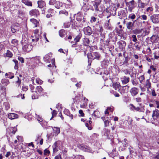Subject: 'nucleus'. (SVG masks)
I'll return each mask as SVG.
<instances>
[{"label": "nucleus", "instance_id": "obj_54", "mask_svg": "<svg viewBox=\"0 0 159 159\" xmlns=\"http://www.w3.org/2000/svg\"><path fill=\"white\" fill-rule=\"evenodd\" d=\"M18 59L22 63H24V58L23 57H18Z\"/></svg>", "mask_w": 159, "mask_h": 159}, {"label": "nucleus", "instance_id": "obj_40", "mask_svg": "<svg viewBox=\"0 0 159 159\" xmlns=\"http://www.w3.org/2000/svg\"><path fill=\"white\" fill-rule=\"evenodd\" d=\"M56 2V0H50L49 1V4L51 5H55Z\"/></svg>", "mask_w": 159, "mask_h": 159}, {"label": "nucleus", "instance_id": "obj_60", "mask_svg": "<svg viewBox=\"0 0 159 159\" xmlns=\"http://www.w3.org/2000/svg\"><path fill=\"white\" fill-rule=\"evenodd\" d=\"M50 153V151L49 150L47 149H45L44 150V154L45 155H46L47 154H49Z\"/></svg>", "mask_w": 159, "mask_h": 159}, {"label": "nucleus", "instance_id": "obj_11", "mask_svg": "<svg viewBox=\"0 0 159 159\" xmlns=\"http://www.w3.org/2000/svg\"><path fill=\"white\" fill-rule=\"evenodd\" d=\"M38 7L40 8H43L46 6L45 2L43 0H39L37 2Z\"/></svg>", "mask_w": 159, "mask_h": 159}, {"label": "nucleus", "instance_id": "obj_61", "mask_svg": "<svg viewBox=\"0 0 159 159\" xmlns=\"http://www.w3.org/2000/svg\"><path fill=\"white\" fill-rule=\"evenodd\" d=\"M135 100L136 101L138 102H140L142 101V99L140 97H138L137 98H135Z\"/></svg>", "mask_w": 159, "mask_h": 159}, {"label": "nucleus", "instance_id": "obj_49", "mask_svg": "<svg viewBox=\"0 0 159 159\" xmlns=\"http://www.w3.org/2000/svg\"><path fill=\"white\" fill-rule=\"evenodd\" d=\"M134 110H136V111H139L140 112H142L143 113L144 112V110L141 109L139 107H136Z\"/></svg>", "mask_w": 159, "mask_h": 159}, {"label": "nucleus", "instance_id": "obj_3", "mask_svg": "<svg viewBox=\"0 0 159 159\" xmlns=\"http://www.w3.org/2000/svg\"><path fill=\"white\" fill-rule=\"evenodd\" d=\"M100 55L97 52H92V53H89L87 54V57L88 59L93 60L97 59L99 60L100 57Z\"/></svg>", "mask_w": 159, "mask_h": 159}, {"label": "nucleus", "instance_id": "obj_38", "mask_svg": "<svg viewBox=\"0 0 159 159\" xmlns=\"http://www.w3.org/2000/svg\"><path fill=\"white\" fill-rule=\"evenodd\" d=\"M60 14H64L66 16H67L68 14V12L65 10L61 11H59Z\"/></svg>", "mask_w": 159, "mask_h": 159}, {"label": "nucleus", "instance_id": "obj_32", "mask_svg": "<svg viewBox=\"0 0 159 159\" xmlns=\"http://www.w3.org/2000/svg\"><path fill=\"white\" fill-rule=\"evenodd\" d=\"M62 5V4L61 3H60L59 1H57L55 5V7L56 8L59 9L60 7H61Z\"/></svg>", "mask_w": 159, "mask_h": 159}, {"label": "nucleus", "instance_id": "obj_52", "mask_svg": "<svg viewBox=\"0 0 159 159\" xmlns=\"http://www.w3.org/2000/svg\"><path fill=\"white\" fill-rule=\"evenodd\" d=\"M134 46L136 47V49L138 50H139L140 48V47L139 46L137 43H136L134 44Z\"/></svg>", "mask_w": 159, "mask_h": 159}, {"label": "nucleus", "instance_id": "obj_20", "mask_svg": "<svg viewBox=\"0 0 159 159\" xmlns=\"http://www.w3.org/2000/svg\"><path fill=\"white\" fill-rule=\"evenodd\" d=\"M52 147L53 148V152H56L58 151L57 142H56L54 143L52 146Z\"/></svg>", "mask_w": 159, "mask_h": 159}, {"label": "nucleus", "instance_id": "obj_51", "mask_svg": "<svg viewBox=\"0 0 159 159\" xmlns=\"http://www.w3.org/2000/svg\"><path fill=\"white\" fill-rule=\"evenodd\" d=\"M123 71L125 75L130 74V72L129 71L128 69H125L123 70Z\"/></svg>", "mask_w": 159, "mask_h": 159}, {"label": "nucleus", "instance_id": "obj_24", "mask_svg": "<svg viewBox=\"0 0 159 159\" xmlns=\"http://www.w3.org/2000/svg\"><path fill=\"white\" fill-rule=\"evenodd\" d=\"M5 76L8 78L10 79H12L14 77L13 74L11 72L7 73L5 74Z\"/></svg>", "mask_w": 159, "mask_h": 159}, {"label": "nucleus", "instance_id": "obj_22", "mask_svg": "<svg viewBox=\"0 0 159 159\" xmlns=\"http://www.w3.org/2000/svg\"><path fill=\"white\" fill-rule=\"evenodd\" d=\"M30 21L35 25V27H37L38 24H39V22L35 19H30Z\"/></svg>", "mask_w": 159, "mask_h": 159}, {"label": "nucleus", "instance_id": "obj_21", "mask_svg": "<svg viewBox=\"0 0 159 159\" xmlns=\"http://www.w3.org/2000/svg\"><path fill=\"white\" fill-rule=\"evenodd\" d=\"M105 28L107 30H111L112 27L111 24L109 23V20L105 24L104 26Z\"/></svg>", "mask_w": 159, "mask_h": 159}, {"label": "nucleus", "instance_id": "obj_6", "mask_svg": "<svg viewBox=\"0 0 159 159\" xmlns=\"http://www.w3.org/2000/svg\"><path fill=\"white\" fill-rule=\"evenodd\" d=\"M39 30L38 29L35 30L34 31V36H32V37L33 38L32 40V41L37 42L39 39V35L38 34Z\"/></svg>", "mask_w": 159, "mask_h": 159}, {"label": "nucleus", "instance_id": "obj_9", "mask_svg": "<svg viewBox=\"0 0 159 159\" xmlns=\"http://www.w3.org/2000/svg\"><path fill=\"white\" fill-rule=\"evenodd\" d=\"M152 117L154 120L159 118V111L157 109L154 110L153 111Z\"/></svg>", "mask_w": 159, "mask_h": 159}, {"label": "nucleus", "instance_id": "obj_62", "mask_svg": "<svg viewBox=\"0 0 159 159\" xmlns=\"http://www.w3.org/2000/svg\"><path fill=\"white\" fill-rule=\"evenodd\" d=\"M79 113L82 116H84V113H83V111L81 110H80L79 111Z\"/></svg>", "mask_w": 159, "mask_h": 159}, {"label": "nucleus", "instance_id": "obj_27", "mask_svg": "<svg viewBox=\"0 0 159 159\" xmlns=\"http://www.w3.org/2000/svg\"><path fill=\"white\" fill-rule=\"evenodd\" d=\"M50 57L48 55H46L43 57L44 61L46 62H50Z\"/></svg>", "mask_w": 159, "mask_h": 159}, {"label": "nucleus", "instance_id": "obj_63", "mask_svg": "<svg viewBox=\"0 0 159 159\" xmlns=\"http://www.w3.org/2000/svg\"><path fill=\"white\" fill-rule=\"evenodd\" d=\"M55 159H61V155L59 154L55 157Z\"/></svg>", "mask_w": 159, "mask_h": 159}, {"label": "nucleus", "instance_id": "obj_48", "mask_svg": "<svg viewBox=\"0 0 159 159\" xmlns=\"http://www.w3.org/2000/svg\"><path fill=\"white\" fill-rule=\"evenodd\" d=\"M5 106L6 109L7 110H8L10 108V104L7 103H6L5 104Z\"/></svg>", "mask_w": 159, "mask_h": 159}, {"label": "nucleus", "instance_id": "obj_47", "mask_svg": "<svg viewBox=\"0 0 159 159\" xmlns=\"http://www.w3.org/2000/svg\"><path fill=\"white\" fill-rule=\"evenodd\" d=\"M141 32V30L139 29H136L134 31V32L136 34H138L140 33Z\"/></svg>", "mask_w": 159, "mask_h": 159}, {"label": "nucleus", "instance_id": "obj_17", "mask_svg": "<svg viewBox=\"0 0 159 159\" xmlns=\"http://www.w3.org/2000/svg\"><path fill=\"white\" fill-rule=\"evenodd\" d=\"M83 43L84 45L88 46L90 43V40L88 38H85L83 39Z\"/></svg>", "mask_w": 159, "mask_h": 159}, {"label": "nucleus", "instance_id": "obj_26", "mask_svg": "<svg viewBox=\"0 0 159 159\" xmlns=\"http://www.w3.org/2000/svg\"><path fill=\"white\" fill-rule=\"evenodd\" d=\"M66 34V31L64 30H61L59 31V34L61 37H64Z\"/></svg>", "mask_w": 159, "mask_h": 159}, {"label": "nucleus", "instance_id": "obj_1", "mask_svg": "<svg viewBox=\"0 0 159 159\" xmlns=\"http://www.w3.org/2000/svg\"><path fill=\"white\" fill-rule=\"evenodd\" d=\"M76 15V20L80 22V26L82 27L85 25L86 24V19L83 15L81 12H79L77 13Z\"/></svg>", "mask_w": 159, "mask_h": 159}, {"label": "nucleus", "instance_id": "obj_53", "mask_svg": "<svg viewBox=\"0 0 159 159\" xmlns=\"http://www.w3.org/2000/svg\"><path fill=\"white\" fill-rule=\"evenodd\" d=\"M140 17L141 18V19H142L143 20H146L147 19V16L146 15H141L140 16Z\"/></svg>", "mask_w": 159, "mask_h": 159}, {"label": "nucleus", "instance_id": "obj_44", "mask_svg": "<svg viewBox=\"0 0 159 159\" xmlns=\"http://www.w3.org/2000/svg\"><path fill=\"white\" fill-rule=\"evenodd\" d=\"M153 11V8L151 7H148L146 9V11L150 13H151Z\"/></svg>", "mask_w": 159, "mask_h": 159}, {"label": "nucleus", "instance_id": "obj_57", "mask_svg": "<svg viewBox=\"0 0 159 159\" xmlns=\"http://www.w3.org/2000/svg\"><path fill=\"white\" fill-rule=\"evenodd\" d=\"M132 38H133L132 41L133 42H136L137 41V39L136 35H133L132 36Z\"/></svg>", "mask_w": 159, "mask_h": 159}, {"label": "nucleus", "instance_id": "obj_46", "mask_svg": "<svg viewBox=\"0 0 159 159\" xmlns=\"http://www.w3.org/2000/svg\"><path fill=\"white\" fill-rule=\"evenodd\" d=\"M57 112L56 110H53L52 111V116L50 119L51 120L52 119L54 116H56V115L57 114Z\"/></svg>", "mask_w": 159, "mask_h": 159}, {"label": "nucleus", "instance_id": "obj_33", "mask_svg": "<svg viewBox=\"0 0 159 159\" xmlns=\"http://www.w3.org/2000/svg\"><path fill=\"white\" fill-rule=\"evenodd\" d=\"M53 130L55 133L57 135L58 134H59L60 132V128L58 127H54L53 129Z\"/></svg>", "mask_w": 159, "mask_h": 159}, {"label": "nucleus", "instance_id": "obj_4", "mask_svg": "<svg viewBox=\"0 0 159 159\" xmlns=\"http://www.w3.org/2000/svg\"><path fill=\"white\" fill-rule=\"evenodd\" d=\"M126 6L128 7V10L130 12H131L133 10L135 7V2L134 0L127 2H126Z\"/></svg>", "mask_w": 159, "mask_h": 159}, {"label": "nucleus", "instance_id": "obj_29", "mask_svg": "<svg viewBox=\"0 0 159 159\" xmlns=\"http://www.w3.org/2000/svg\"><path fill=\"white\" fill-rule=\"evenodd\" d=\"M146 5V3H143L142 2H140L138 4V7L139 8H144Z\"/></svg>", "mask_w": 159, "mask_h": 159}, {"label": "nucleus", "instance_id": "obj_30", "mask_svg": "<svg viewBox=\"0 0 159 159\" xmlns=\"http://www.w3.org/2000/svg\"><path fill=\"white\" fill-rule=\"evenodd\" d=\"M18 27L14 25H12L11 26V31L12 33L16 32L17 30Z\"/></svg>", "mask_w": 159, "mask_h": 159}, {"label": "nucleus", "instance_id": "obj_10", "mask_svg": "<svg viewBox=\"0 0 159 159\" xmlns=\"http://www.w3.org/2000/svg\"><path fill=\"white\" fill-rule=\"evenodd\" d=\"M84 34L87 35H90L92 34V31L91 28L88 26L84 28Z\"/></svg>", "mask_w": 159, "mask_h": 159}, {"label": "nucleus", "instance_id": "obj_42", "mask_svg": "<svg viewBox=\"0 0 159 159\" xmlns=\"http://www.w3.org/2000/svg\"><path fill=\"white\" fill-rule=\"evenodd\" d=\"M36 115L37 119V120L39 122H42L43 121V119L40 117L39 115H38L36 114Z\"/></svg>", "mask_w": 159, "mask_h": 159}, {"label": "nucleus", "instance_id": "obj_23", "mask_svg": "<svg viewBox=\"0 0 159 159\" xmlns=\"http://www.w3.org/2000/svg\"><path fill=\"white\" fill-rule=\"evenodd\" d=\"M43 89L42 88V87L39 86H37L36 88V93H43Z\"/></svg>", "mask_w": 159, "mask_h": 159}, {"label": "nucleus", "instance_id": "obj_36", "mask_svg": "<svg viewBox=\"0 0 159 159\" xmlns=\"http://www.w3.org/2000/svg\"><path fill=\"white\" fill-rule=\"evenodd\" d=\"M32 60L33 61H34V62L36 63H39L40 61V58L39 57H33L32 58Z\"/></svg>", "mask_w": 159, "mask_h": 159}, {"label": "nucleus", "instance_id": "obj_8", "mask_svg": "<svg viewBox=\"0 0 159 159\" xmlns=\"http://www.w3.org/2000/svg\"><path fill=\"white\" fill-rule=\"evenodd\" d=\"M139 92V89L136 87H133L130 90V92L131 95L134 96L137 95Z\"/></svg>", "mask_w": 159, "mask_h": 159}, {"label": "nucleus", "instance_id": "obj_45", "mask_svg": "<svg viewBox=\"0 0 159 159\" xmlns=\"http://www.w3.org/2000/svg\"><path fill=\"white\" fill-rule=\"evenodd\" d=\"M36 81L37 83L40 84L43 83V81L38 78L36 79Z\"/></svg>", "mask_w": 159, "mask_h": 159}, {"label": "nucleus", "instance_id": "obj_43", "mask_svg": "<svg viewBox=\"0 0 159 159\" xmlns=\"http://www.w3.org/2000/svg\"><path fill=\"white\" fill-rule=\"evenodd\" d=\"M145 78L144 75H142L139 77V80L140 83H142V82L144 80Z\"/></svg>", "mask_w": 159, "mask_h": 159}, {"label": "nucleus", "instance_id": "obj_13", "mask_svg": "<svg viewBox=\"0 0 159 159\" xmlns=\"http://www.w3.org/2000/svg\"><path fill=\"white\" fill-rule=\"evenodd\" d=\"M121 80L124 84H126L129 82V77H127L124 76L121 77L120 78Z\"/></svg>", "mask_w": 159, "mask_h": 159}, {"label": "nucleus", "instance_id": "obj_35", "mask_svg": "<svg viewBox=\"0 0 159 159\" xmlns=\"http://www.w3.org/2000/svg\"><path fill=\"white\" fill-rule=\"evenodd\" d=\"M13 61L14 62L15 66L14 68L15 69H17L18 68V61L15 59H13Z\"/></svg>", "mask_w": 159, "mask_h": 159}, {"label": "nucleus", "instance_id": "obj_55", "mask_svg": "<svg viewBox=\"0 0 159 159\" xmlns=\"http://www.w3.org/2000/svg\"><path fill=\"white\" fill-rule=\"evenodd\" d=\"M85 126L86 127H88V129L90 130L92 129V127L91 126V125H90V124H88L87 123H86L85 124Z\"/></svg>", "mask_w": 159, "mask_h": 159}, {"label": "nucleus", "instance_id": "obj_5", "mask_svg": "<svg viewBox=\"0 0 159 159\" xmlns=\"http://www.w3.org/2000/svg\"><path fill=\"white\" fill-rule=\"evenodd\" d=\"M152 22L154 24L159 23V14H153L150 17Z\"/></svg>", "mask_w": 159, "mask_h": 159}, {"label": "nucleus", "instance_id": "obj_18", "mask_svg": "<svg viewBox=\"0 0 159 159\" xmlns=\"http://www.w3.org/2000/svg\"><path fill=\"white\" fill-rule=\"evenodd\" d=\"M101 1L98 0V2H95L93 4V6L95 8V10L97 11H98V6L100 3Z\"/></svg>", "mask_w": 159, "mask_h": 159}, {"label": "nucleus", "instance_id": "obj_16", "mask_svg": "<svg viewBox=\"0 0 159 159\" xmlns=\"http://www.w3.org/2000/svg\"><path fill=\"white\" fill-rule=\"evenodd\" d=\"M21 2L28 6L32 7V2L29 0H22Z\"/></svg>", "mask_w": 159, "mask_h": 159}, {"label": "nucleus", "instance_id": "obj_25", "mask_svg": "<svg viewBox=\"0 0 159 159\" xmlns=\"http://www.w3.org/2000/svg\"><path fill=\"white\" fill-rule=\"evenodd\" d=\"M145 86L147 89V90L148 91L149 89L151 87V83L150 82L149 80H147L145 84Z\"/></svg>", "mask_w": 159, "mask_h": 159}, {"label": "nucleus", "instance_id": "obj_64", "mask_svg": "<svg viewBox=\"0 0 159 159\" xmlns=\"http://www.w3.org/2000/svg\"><path fill=\"white\" fill-rule=\"evenodd\" d=\"M153 159H159V154H158L156 156L153 155Z\"/></svg>", "mask_w": 159, "mask_h": 159}, {"label": "nucleus", "instance_id": "obj_19", "mask_svg": "<svg viewBox=\"0 0 159 159\" xmlns=\"http://www.w3.org/2000/svg\"><path fill=\"white\" fill-rule=\"evenodd\" d=\"M1 83L3 86H6L9 83V80L6 79H2L1 81Z\"/></svg>", "mask_w": 159, "mask_h": 159}, {"label": "nucleus", "instance_id": "obj_14", "mask_svg": "<svg viewBox=\"0 0 159 159\" xmlns=\"http://www.w3.org/2000/svg\"><path fill=\"white\" fill-rule=\"evenodd\" d=\"M136 21V20H135L133 22L130 21L127 23L126 24L127 28L129 30H132L134 25V23Z\"/></svg>", "mask_w": 159, "mask_h": 159}, {"label": "nucleus", "instance_id": "obj_15", "mask_svg": "<svg viewBox=\"0 0 159 159\" xmlns=\"http://www.w3.org/2000/svg\"><path fill=\"white\" fill-rule=\"evenodd\" d=\"M18 117L17 114L13 113H10L8 115V118L11 120L17 118Z\"/></svg>", "mask_w": 159, "mask_h": 159}, {"label": "nucleus", "instance_id": "obj_58", "mask_svg": "<svg viewBox=\"0 0 159 159\" xmlns=\"http://www.w3.org/2000/svg\"><path fill=\"white\" fill-rule=\"evenodd\" d=\"M122 88L123 89L125 90V92H127L128 91L129 87L128 86H126L123 87Z\"/></svg>", "mask_w": 159, "mask_h": 159}, {"label": "nucleus", "instance_id": "obj_31", "mask_svg": "<svg viewBox=\"0 0 159 159\" xmlns=\"http://www.w3.org/2000/svg\"><path fill=\"white\" fill-rule=\"evenodd\" d=\"M113 87L116 90H117L119 89V87L120 86V85L119 84L116 83H113L112 84Z\"/></svg>", "mask_w": 159, "mask_h": 159}, {"label": "nucleus", "instance_id": "obj_39", "mask_svg": "<svg viewBox=\"0 0 159 159\" xmlns=\"http://www.w3.org/2000/svg\"><path fill=\"white\" fill-rule=\"evenodd\" d=\"M135 17L136 16L134 14H130L128 16V18H130L132 20L134 19L135 18Z\"/></svg>", "mask_w": 159, "mask_h": 159}, {"label": "nucleus", "instance_id": "obj_7", "mask_svg": "<svg viewBox=\"0 0 159 159\" xmlns=\"http://www.w3.org/2000/svg\"><path fill=\"white\" fill-rule=\"evenodd\" d=\"M29 14L31 16H34L36 17L38 16L39 15V12L38 9H32L30 11Z\"/></svg>", "mask_w": 159, "mask_h": 159}, {"label": "nucleus", "instance_id": "obj_41", "mask_svg": "<svg viewBox=\"0 0 159 159\" xmlns=\"http://www.w3.org/2000/svg\"><path fill=\"white\" fill-rule=\"evenodd\" d=\"M18 41L16 39H13L11 41V43L14 45V46H16L17 45Z\"/></svg>", "mask_w": 159, "mask_h": 159}, {"label": "nucleus", "instance_id": "obj_34", "mask_svg": "<svg viewBox=\"0 0 159 159\" xmlns=\"http://www.w3.org/2000/svg\"><path fill=\"white\" fill-rule=\"evenodd\" d=\"M154 58L155 59H157L159 58V51L157 50L154 53Z\"/></svg>", "mask_w": 159, "mask_h": 159}, {"label": "nucleus", "instance_id": "obj_50", "mask_svg": "<svg viewBox=\"0 0 159 159\" xmlns=\"http://www.w3.org/2000/svg\"><path fill=\"white\" fill-rule=\"evenodd\" d=\"M66 112H67V114H66L68 116H70L71 117V119H73V115H72V114H70V113L69 112V111L68 110H66L64 111V112L65 113Z\"/></svg>", "mask_w": 159, "mask_h": 159}, {"label": "nucleus", "instance_id": "obj_12", "mask_svg": "<svg viewBox=\"0 0 159 159\" xmlns=\"http://www.w3.org/2000/svg\"><path fill=\"white\" fill-rule=\"evenodd\" d=\"M117 43L118 44L119 48L121 50L124 48L126 46V43L124 41H119Z\"/></svg>", "mask_w": 159, "mask_h": 159}, {"label": "nucleus", "instance_id": "obj_59", "mask_svg": "<svg viewBox=\"0 0 159 159\" xmlns=\"http://www.w3.org/2000/svg\"><path fill=\"white\" fill-rule=\"evenodd\" d=\"M18 80L16 82V83L17 84L18 86H19L21 84V80L19 79L18 77H17Z\"/></svg>", "mask_w": 159, "mask_h": 159}, {"label": "nucleus", "instance_id": "obj_2", "mask_svg": "<svg viewBox=\"0 0 159 159\" xmlns=\"http://www.w3.org/2000/svg\"><path fill=\"white\" fill-rule=\"evenodd\" d=\"M22 43L23 46L22 49L24 51L29 52L32 50L33 46L29 43L22 40Z\"/></svg>", "mask_w": 159, "mask_h": 159}, {"label": "nucleus", "instance_id": "obj_37", "mask_svg": "<svg viewBox=\"0 0 159 159\" xmlns=\"http://www.w3.org/2000/svg\"><path fill=\"white\" fill-rule=\"evenodd\" d=\"M81 38V36L80 35H78L74 39V41L76 43L79 42L80 39Z\"/></svg>", "mask_w": 159, "mask_h": 159}, {"label": "nucleus", "instance_id": "obj_28", "mask_svg": "<svg viewBox=\"0 0 159 159\" xmlns=\"http://www.w3.org/2000/svg\"><path fill=\"white\" fill-rule=\"evenodd\" d=\"M12 56L13 54L12 53L8 50L7 51V52L5 53V57H11Z\"/></svg>", "mask_w": 159, "mask_h": 159}, {"label": "nucleus", "instance_id": "obj_56", "mask_svg": "<svg viewBox=\"0 0 159 159\" xmlns=\"http://www.w3.org/2000/svg\"><path fill=\"white\" fill-rule=\"evenodd\" d=\"M154 105H157L156 107L157 108H159V102L157 100H156Z\"/></svg>", "mask_w": 159, "mask_h": 159}]
</instances>
